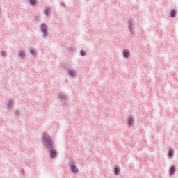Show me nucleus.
<instances>
[{
    "label": "nucleus",
    "mask_w": 178,
    "mask_h": 178,
    "mask_svg": "<svg viewBox=\"0 0 178 178\" xmlns=\"http://www.w3.org/2000/svg\"><path fill=\"white\" fill-rule=\"evenodd\" d=\"M129 55H130V53L127 50H125L124 51V56H125V58H127Z\"/></svg>",
    "instance_id": "8"
},
{
    "label": "nucleus",
    "mask_w": 178,
    "mask_h": 178,
    "mask_svg": "<svg viewBox=\"0 0 178 178\" xmlns=\"http://www.w3.org/2000/svg\"><path fill=\"white\" fill-rule=\"evenodd\" d=\"M8 108H10V104H8Z\"/></svg>",
    "instance_id": "18"
},
{
    "label": "nucleus",
    "mask_w": 178,
    "mask_h": 178,
    "mask_svg": "<svg viewBox=\"0 0 178 178\" xmlns=\"http://www.w3.org/2000/svg\"><path fill=\"white\" fill-rule=\"evenodd\" d=\"M70 166L71 170L73 172V173L79 172V168L73 163H70Z\"/></svg>",
    "instance_id": "2"
},
{
    "label": "nucleus",
    "mask_w": 178,
    "mask_h": 178,
    "mask_svg": "<svg viewBox=\"0 0 178 178\" xmlns=\"http://www.w3.org/2000/svg\"><path fill=\"white\" fill-rule=\"evenodd\" d=\"M128 124H129V126H132V124H133V118H129Z\"/></svg>",
    "instance_id": "7"
},
{
    "label": "nucleus",
    "mask_w": 178,
    "mask_h": 178,
    "mask_svg": "<svg viewBox=\"0 0 178 178\" xmlns=\"http://www.w3.org/2000/svg\"><path fill=\"white\" fill-rule=\"evenodd\" d=\"M20 56H21L22 58H24V56H26V53H24V51L21 52V53H20Z\"/></svg>",
    "instance_id": "14"
},
{
    "label": "nucleus",
    "mask_w": 178,
    "mask_h": 178,
    "mask_svg": "<svg viewBox=\"0 0 178 178\" xmlns=\"http://www.w3.org/2000/svg\"><path fill=\"white\" fill-rule=\"evenodd\" d=\"M43 141L48 149L52 147V138H51L50 136L44 134L43 135Z\"/></svg>",
    "instance_id": "1"
},
{
    "label": "nucleus",
    "mask_w": 178,
    "mask_h": 178,
    "mask_svg": "<svg viewBox=\"0 0 178 178\" xmlns=\"http://www.w3.org/2000/svg\"><path fill=\"white\" fill-rule=\"evenodd\" d=\"M69 74L73 77L76 76V72L74 70H70Z\"/></svg>",
    "instance_id": "6"
},
{
    "label": "nucleus",
    "mask_w": 178,
    "mask_h": 178,
    "mask_svg": "<svg viewBox=\"0 0 178 178\" xmlns=\"http://www.w3.org/2000/svg\"><path fill=\"white\" fill-rule=\"evenodd\" d=\"M50 155L51 158H55V156L56 155V152H55V150H51Z\"/></svg>",
    "instance_id": "5"
},
{
    "label": "nucleus",
    "mask_w": 178,
    "mask_h": 178,
    "mask_svg": "<svg viewBox=\"0 0 178 178\" xmlns=\"http://www.w3.org/2000/svg\"><path fill=\"white\" fill-rule=\"evenodd\" d=\"M168 155H169L170 158H172V156H173V151L170 150Z\"/></svg>",
    "instance_id": "12"
},
{
    "label": "nucleus",
    "mask_w": 178,
    "mask_h": 178,
    "mask_svg": "<svg viewBox=\"0 0 178 178\" xmlns=\"http://www.w3.org/2000/svg\"><path fill=\"white\" fill-rule=\"evenodd\" d=\"M1 54L3 55V56H5L6 55V51H2Z\"/></svg>",
    "instance_id": "17"
},
{
    "label": "nucleus",
    "mask_w": 178,
    "mask_h": 178,
    "mask_svg": "<svg viewBox=\"0 0 178 178\" xmlns=\"http://www.w3.org/2000/svg\"><path fill=\"white\" fill-rule=\"evenodd\" d=\"M176 16V10H172L171 12V17H175Z\"/></svg>",
    "instance_id": "10"
},
{
    "label": "nucleus",
    "mask_w": 178,
    "mask_h": 178,
    "mask_svg": "<svg viewBox=\"0 0 178 178\" xmlns=\"http://www.w3.org/2000/svg\"><path fill=\"white\" fill-rule=\"evenodd\" d=\"M45 13L46 15H49V13H51V9L49 8L46 9Z\"/></svg>",
    "instance_id": "13"
},
{
    "label": "nucleus",
    "mask_w": 178,
    "mask_h": 178,
    "mask_svg": "<svg viewBox=\"0 0 178 178\" xmlns=\"http://www.w3.org/2000/svg\"><path fill=\"white\" fill-rule=\"evenodd\" d=\"M120 172V171L119 170V168H115V175H119Z\"/></svg>",
    "instance_id": "11"
},
{
    "label": "nucleus",
    "mask_w": 178,
    "mask_h": 178,
    "mask_svg": "<svg viewBox=\"0 0 178 178\" xmlns=\"http://www.w3.org/2000/svg\"><path fill=\"white\" fill-rule=\"evenodd\" d=\"M175 172H176V167H175V165H172L170 169V174L171 175H175Z\"/></svg>",
    "instance_id": "4"
},
{
    "label": "nucleus",
    "mask_w": 178,
    "mask_h": 178,
    "mask_svg": "<svg viewBox=\"0 0 178 178\" xmlns=\"http://www.w3.org/2000/svg\"><path fill=\"white\" fill-rule=\"evenodd\" d=\"M30 3L31 5H37V1L36 0H30Z\"/></svg>",
    "instance_id": "9"
},
{
    "label": "nucleus",
    "mask_w": 178,
    "mask_h": 178,
    "mask_svg": "<svg viewBox=\"0 0 178 178\" xmlns=\"http://www.w3.org/2000/svg\"><path fill=\"white\" fill-rule=\"evenodd\" d=\"M42 30L44 33V37H47V35H48V32H47L48 26H47V24H43L42 25Z\"/></svg>",
    "instance_id": "3"
},
{
    "label": "nucleus",
    "mask_w": 178,
    "mask_h": 178,
    "mask_svg": "<svg viewBox=\"0 0 178 178\" xmlns=\"http://www.w3.org/2000/svg\"><path fill=\"white\" fill-rule=\"evenodd\" d=\"M31 53L32 54V55H35V51L34 50H31Z\"/></svg>",
    "instance_id": "16"
},
{
    "label": "nucleus",
    "mask_w": 178,
    "mask_h": 178,
    "mask_svg": "<svg viewBox=\"0 0 178 178\" xmlns=\"http://www.w3.org/2000/svg\"><path fill=\"white\" fill-rule=\"evenodd\" d=\"M81 54L83 56H85V55H86V51H81Z\"/></svg>",
    "instance_id": "15"
}]
</instances>
